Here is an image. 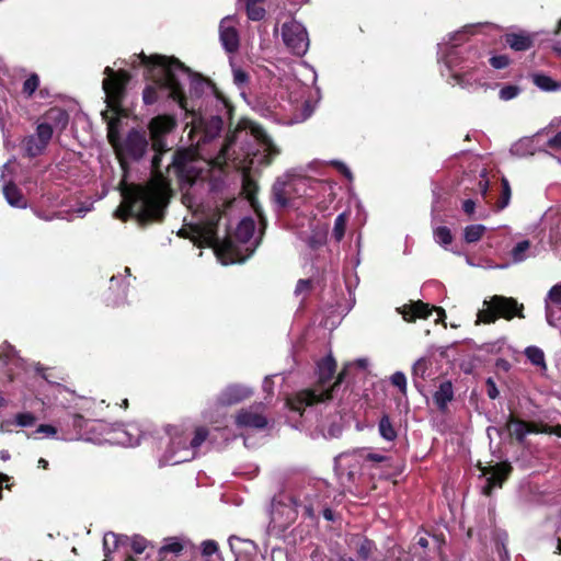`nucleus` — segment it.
I'll list each match as a JSON object with an SVG mask.
<instances>
[{"instance_id":"obj_1","label":"nucleus","mask_w":561,"mask_h":561,"mask_svg":"<svg viewBox=\"0 0 561 561\" xmlns=\"http://www.w3.org/2000/svg\"><path fill=\"white\" fill-rule=\"evenodd\" d=\"M153 69L162 85L170 89L173 101L178 103L181 110L185 111L186 117H191L187 126L191 125L192 130H203L205 137L210 139L222 131L225 125L222 116L205 118L201 108L190 105L187 95L182 93L179 83L180 77L187 75L190 71L184 62L180 59H171L168 64H157Z\"/></svg>"},{"instance_id":"obj_2","label":"nucleus","mask_w":561,"mask_h":561,"mask_svg":"<svg viewBox=\"0 0 561 561\" xmlns=\"http://www.w3.org/2000/svg\"><path fill=\"white\" fill-rule=\"evenodd\" d=\"M164 197L160 190L149 186H134L124 195V203L116 210L117 218L128 220L137 218L141 226L164 218Z\"/></svg>"},{"instance_id":"obj_3","label":"nucleus","mask_w":561,"mask_h":561,"mask_svg":"<svg viewBox=\"0 0 561 561\" xmlns=\"http://www.w3.org/2000/svg\"><path fill=\"white\" fill-rule=\"evenodd\" d=\"M104 75L103 91L105 93L106 106L115 116H123V104L131 77L126 70H115L108 66L105 67Z\"/></svg>"},{"instance_id":"obj_4","label":"nucleus","mask_w":561,"mask_h":561,"mask_svg":"<svg viewBox=\"0 0 561 561\" xmlns=\"http://www.w3.org/2000/svg\"><path fill=\"white\" fill-rule=\"evenodd\" d=\"M134 58L136 60L131 61V67L137 68L138 66H142L145 70H147V78L152 81L153 84H148L145 87L142 91V101L147 105H153L158 99H159V92L160 91H167L168 98L172 100L170 95V89L162 85L161 82H159V78L157 77V73L154 72V66L157 64H168L169 60H179L178 58L171 56H163V55H151L147 56L142 51L139 55H134Z\"/></svg>"},{"instance_id":"obj_5","label":"nucleus","mask_w":561,"mask_h":561,"mask_svg":"<svg viewBox=\"0 0 561 561\" xmlns=\"http://www.w3.org/2000/svg\"><path fill=\"white\" fill-rule=\"evenodd\" d=\"M485 308L478 311V321L485 324L495 322L497 319L512 321L515 317L524 319V305L517 302L515 298L507 296H491L490 300H484Z\"/></svg>"},{"instance_id":"obj_6","label":"nucleus","mask_w":561,"mask_h":561,"mask_svg":"<svg viewBox=\"0 0 561 561\" xmlns=\"http://www.w3.org/2000/svg\"><path fill=\"white\" fill-rule=\"evenodd\" d=\"M347 377V366L337 374V377L330 388L318 392L314 388H305L296 392L288 400V407L291 411H301L306 407H312L320 402H325L334 399V393Z\"/></svg>"},{"instance_id":"obj_7","label":"nucleus","mask_w":561,"mask_h":561,"mask_svg":"<svg viewBox=\"0 0 561 561\" xmlns=\"http://www.w3.org/2000/svg\"><path fill=\"white\" fill-rule=\"evenodd\" d=\"M185 80H190V96L192 100L202 98L205 93V90L209 89L211 90L217 101L221 102L222 105L225 106L228 118L230 119L232 117L233 106L231 105L230 101L226 98V95L221 91H219V89L213 81L205 79L201 73L192 72L190 68L187 75L180 77L179 83L181 90H183L182 82H184ZM182 93L185 94V91L183 90Z\"/></svg>"},{"instance_id":"obj_8","label":"nucleus","mask_w":561,"mask_h":561,"mask_svg":"<svg viewBox=\"0 0 561 561\" xmlns=\"http://www.w3.org/2000/svg\"><path fill=\"white\" fill-rule=\"evenodd\" d=\"M282 39L294 55L304 56L310 45L306 28L293 20L282 25Z\"/></svg>"},{"instance_id":"obj_9","label":"nucleus","mask_w":561,"mask_h":561,"mask_svg":"<svg viewBox=\"0 0 561 561\" xmlns=\"http://www.w3.org/2000/svg\"><path fill=\"white\" fill-rule=\"evenodd\" d=\"M178 126L176 117L173 115L153 116L148 125L152 150H162L167 147L165 137Z\"/></svg>"},{"instance_id":"obj_10","label":"nucleus","mask_w":561,"mask_h":561,"mask_svg":"<svg viewBox=\"0 0 561 561\" xmlns=\"http://www.w3.org/2000/svg\"><path fill=\"white\" fill-rule=\"evenodd\" d=\"M53 139L50 124H38L33 135L26 136L21 141V148L28 158L41 156Z\"/></svg>"},{"instance_id":"obj_11","label":"nucleus","mask_w":561,"mask_h":561,"mask_svg":"<svg viewBox=\"0 0 561 561\" xmlns=\"http://www.w3.org/2000/svg\"><path fill=\"white\" fill-rule=\"evenodd\" d=\"M478 468L484 477H488L486 484L482 491L485 496H491L494 489H501L513 471L511 463L504 461L489 467L479 465Z\"/></svg>"},{"instance_id":"obj_12","label":"nucleus","mask_w":561,"mask_h":561,"mask_svg":"<svg viewBox=\"0 0 561 561\" xmlns=\"http://www.w3.org/2000/svg\"><path fill=\"white\" fill-rule=\"evenodd\" d=\"M149 140L144 130L131 128L123 145V151L134 161H139L148 151Z\"/></svg>"},{"instance_id":"obj_13","label":"nucleus","mask_w":561,"mask_h":561,"mask_svg":"<svg viewBox=\"0 0 561 561\" xmlns=\"http://www.w3.org/2000/svg\"><path fill=\"white\" fill-rule=\"evenodd\" d=\"M219 39L228 53H236L240 47L239 32L232 25V18L229 15L219 23Z\"/></svg>"},{"instance_id":"obj_14","label":"nucleus","mask_w":561,"mask_h":561,"mask_svg":"<svg viewBox=\"0 0 561 561\" xmlns=\"http://www.w3.org/2000/svg\"><path fill=\"white\" fill-rule=\"evenodd\" d=\"M214 240L216 242V254L222 263L236 264L243 262L244 259L241 256V252L234 240L229 238H226L224 241H219L217 238H214Z\"/></svg>"},{"instance_id":"obj_15","label":"nucleus","mask_w":561,"mask_h":561,"mask_svg":"<svg viewBox=\"0 0 561 561\" xmlns=\"http://www.w3.org/2000/svg\"><path fill=\"white\" fill-rule=\"evenodd\" d=\"M435 306H430L428 304L416 300L411 301L408 305H404L402 308L398 309L401 313L403 320L408 322H414L417 319L426 320L430 316L433 314Z\"/></svg>"},{"instance_id":"obj_16","label":"nucleus","mask_w":561,"mask_h":561,"mask_svg":"<svg viewBox=\"0 0 561 561\" xmlns=\"http://www.w3.org/2000/svg\"><path fill=\"white\" fill-rule=\"evenodd\" d=\"M171 169L174 170V173H176L182 182L188 183L190 185L194 184L195 174L193 173V167L185 151H175L173 162H171Z\"/></svg>"},{"instance_id":"obj_17","label":"nucleus","mask_w":561,"mask_h":561,"mask_svg":"<svg viewBox=\"0 0 561 561\" xmlns=\"http://www.w3.org/2000/svg\"><path fill=\"white\" fill-rule=\"evenodd\" d=\"M297 193V184L294 181H276L272 188L273 201L283 208L290 205V199Z\"/></svg>"},{"instance_id":"obj_18","label":"nucleus","mask_w":561,"mask_h":561,"mask_svg":"<svg viewBox=\"0 0 561 561\" xmlns=\"http://www.w3.org/2000/svg\"><path fill=\"white\" fill-rule=\"evenodd\" d=\"M347 543L350 548L355 550L357 558L362 561L370 560L376 550L374 540L364 535H351Z\"/></svg>"},{"instance_id":"obj_19","label":"nucleus","mask_w":561,"mask_h":561,"mask_svg":"<svg viewBox=\"0 0 561 561\" xmlns=\"http://www.w3.org/2000/svg\"><path fill=\"white\" fill-rule=\"evenodd\" d=\"M337 368L336 360L333 355L328 354L317 363V386L324 388L325 385L335 376Z\"/></svg>"},{"instance_id":"obj_20","label":"nucleus","mask_w":561,"mask_h":561,"mask_svg":"<svg viewBox=\"0 0 561 561\" xmlns=\"http://www.w3.org/2000/svg\"><path fill=\"white\" fill-rule=\"evenodd\" d=\"M250 394L249 389L240 386H229L218 396L217 402L221 407H230L240 403L242 400L249 398Z\"/></svg>"},{"instance_id":"obj_21","label":"nucleus","mask_w":561,"mask_h":561,"mask_svg":"<svg viewBox=\"0 0 561 561\" xmlns=\"http://www.w3.org/2000/svg\"><path fill=\"white\" fill-rule=\"evenodd\" d=\"M236 423L239 427L263 430L267 425V420L261 413L251 410H240L236 417Z\"/></svg>"},{"instance_id":"obj_22","label":"nucleus","mask_w":561,"mask_h":561,"mask_svg":"<svg viewBox=\"0 0 561 561\" xmlns=\"http://www.w3.org/2000/svg\"><path fill=\"white\" fill-rule=\"evenodd\" d=\"M433 400L438 411L446 412L448 403L454 400V388L450 380L442 381L434 392Z\"/></svg>"},{"instance_id":"obj_23","label":"nucleus","mask_w":561,"mask_h":561,"mask_svg":"<svg viewBox=\"0 0 561 561\" xmlns=\"http://www.w3.org/2000/svg\"><path fill=\"white\" fill-rule=\"evenodd\" d=\"M45 122L41 124H50L53 128L59 130L66 129L69 123V115L62 107L54 106L44 114Z\"/></svg>"},{"instance_id":"obj_24","label":"nucleus","mask_w":561,"mask_h":561,"mask_svg":"<svg viewBox=\"0 0 561 561\" xmlns=\"http://www.w3.org/2000/svg\"><path fill=\"white\" fill-rule=\"evenodd\" d=\"M533 36L524 33H510L504 35V44L516 51H525L534 47Z\"/></svg>"},{"instance_id":"obj_25","label":"nucleus","mask_w":561,"mask_h":561,"mask_svg":"<svg viewBox=\"0 0 561 561\" xmlns=\"http://www.w3.org/2000/svg\"><path fill=\"white\" fill-rule=\"evenodd\" d=\"M431 366V363L427 358L422 357L419 358L412 366V378L413 383L416 389L423 388V382L428 377L427 371Z\"/></svg>"},{"instance_id":"obj_26","label":"nucleus","mask_w":561,"mask_h":561,"mask_svg":"<svg viewBox=\"0 0 561 561\" xmlns=\"http://www.w3.org/2000/svg\"><path fill=\"white\" fill-rule=\"evenodd\" d=\"M3 195L9 205L12 207H21L24 208L27 206V201L24 195H22L20 188L14 183H8L3 187Z\"/></svg>"},{"instance_id":"obj_27","label":"nucleus","mask_w":561,"mask_h":561,"mask_svg":"<svg viewBox=\"0 0 561 561\" xmlns=\"http://www.w3.org/2000/svg\"><path fill=\"white\" fill-rule=\"evenodd\" d=\"M506 427L511 437L515 438L519 444L524 443L527 435V421H523L511 414Z\"/></svg>"},{"instance_id":"obj_28","label":"nucleus","mask_w":561,"mask_h":561,"mask_svg":"<svg viewBox=\"0 0 561 561\" xmlns=\"http://www.w3.org/2000/svg\"><path fill=\"white\" fill-rule=\"evenodd\" d=\"M255 231V222L251 217H244L240 220L234 232L238 242L248 243Z\"/></svg>"},{"instance_id":"obj_29","label":"nucleus","mask_w":561,"mask_h":561,"mask_svg":"<svg viewBox=\"0 0 561 561\" xmlns=\"http://www.w3.org/2000/svg\"><path fill=\"white\" fill-rule=\"evenodd\" d=\"M240 2L244 5L245 15L251 21H261L264 19L266 12L263 7L265 0H240Z\"/></svg>"},{"instance_id":"obj_30","label":"nucleus","mask_w":561,"mask_h":561,"mask_svg":"<svg viewBox=\"0 0 561 561\" xmlns=\"http://www.w3.org/2000/svg\"><path fill=\"white\" fill-rule=\"evenodd\" d=\"M534 84L545 92H553L561 90V82L554 81L551 77L543 72H536L533 75Z\"/></svg>"},{"instance_id":"obj_31","label":"nucleus","mask_w":561,"mask_h":561,"mask_svg":"<svg viewBox=\"0 0 561 561\" xmlns=\"http://www.w3.org/2000/svg\"><path fill=\"white\" fill-rule=\"evenodd\" d=\"M378 432L380 436L388 442L396 440V438L398 437V432L396 431V427L392 425L389 415L386 413L381 415L378 421Z\"/></svg>"},{"instance_id":"obj_32","label":"nucleus","mask_w":561,"mask_h":561,"mask_svg":"<svg viewBox=\"0 0 561 561\" xmlns=\"http://www.w3.org/2000/svg\"><path fill=\"white\" fill-rule=\"evenodd\" d=\"M102 117L107 123V139L108 142L113 145V147H117L118 145V131H117V124H118V117L108 116L107 111H104L102 113Z\"/></svg>"},{"instance_id":"obj_33","label":"nucleus","mask_w":561,"mask_h":561,"mask_svg":"<svg viewBox=\"0 0 561 561\" xmlns=\"http://www.w3.org/2000/svg\"><path fill=\"white\" fill-rule=\"evenodd\" d=\"M525 355L529 363L547 369L546 355L539 347L535 345L526 347Z\"/></svg>"},{"instance_id":"obj_34","label":"nucleus","mask_w":561,"mask_h":561,"mask_svg":"<svg viewBox=\"0 0 561 561\" xmlns=\"http://www.w3.org/2000/svg\"><path fill=\"white\" fill-rule=\"evenodd\" d=\"M87 419L79 413L69 414L64 421L67 427L72 428V435L80 436L83 427L87 425Z\"/></svg>"},{"instance_id":"obj_35","label":"nucleus","mask_w":561,"mask_h":561,"mask_svg":"<svg viewBox=\"0 0 561 561\" xmlns=\"http://www.w3.org/2000/svg\"><path fill=\"white\" fill-rule=\"evenodd\" d=\"M39 85H41V79H39V76L35 72H32L27 79L25 80L24 83H22V90H21V93L22 95H24L26 99H31L34 93L36 92V90L39 89Z\"/></svg>"},{"instance_id":"obj_36","label":"nucleus","mask_w":561,"mask_h":561,"mask_svg":"<svg viewBox=\"0 0 561 561\" xmlns=\"http://www.w3.org/2000/svg\"><path fill=\"white\" fill-rule=\"evenodd\" d=\"M486 228L483 225L467 226L463 230V239L467 243H473L483 238Z\"/></svg>"},{"instance_id":"obj_37","label":"nucleus","mask_w":561,"mask_h":561,"mask_svg":"<svg viewBox=\"0 0 561 561\" xmlns=\"http://www.w3.org/2000/svg\"><path fill=\"white\" fill-rule=\"evenodd\" d=\"M501 186H502V192H501L500 198L496 203V207L499 210H502L504 207H507L510 205V201H511V196H512L511 184L507 179L502 178Z\"/></svg>"},{"instance_id":"obj_38","label":"nucleus","mask_w":561,"mask_h":561,"mask_svg":"<svg viewBox=\"0 0 561 561\" xmlns=\"http://www.w3.org/2000/svg\"><path fill=\"white\" fill-rule=\"evenodd\" d=\"M530 242L527 240L519 241L515 244L511 251V256L514 263H520L525 261L526 253L529 250Z\"/></svg>"},{"instance_id":"obj_39","label":"nucleus","mask_w":561,"mask_h":561,"mask_svg":"<svg viewBox=\"0 0 561 561\" xmlns=\"http://www.w3.org/2000/svg\"><path fill=\"white\" fill-rule=\"evenodd\" d=\"M435 241L443 247L449 245L453 242V234L448 227L439 226L434 230Z\"/></svg>"},{"instance_id":"obj_40","label":"nucleus","mask_w":561,"mask_h":561,"mask_svg":"<svg viewBox=\"0 0 561 561\" xmlns=\"http://www.w3.org/2000/svg\"><path fill=\"white\" fill-rule=\"evenodd\" d=\"M168 151H169L168 147L163 148L160 151L153 150L154 154H153L152 161H151V172L157 178L163 176V172L161 169L162 156L165 154Z\"/></svg>"},{"instance_id":"obj_41","label":"nucleus","mask_w":561,"mask_h":561,"mask_svg":"<svg viewBox=\"0 0 561 561\" xmlns=\"http://www.w3.org/2000/svg\"><path fill=\"white\" fill-rule=\"evenodd\" d=\"M346 226H347V215L340 214L337 216V218H335L334 229H333V237L336 242H340L343 239Z\"/></svg>"},{"instance_id":"obj_42","label":"nucleus","mask_w":561,"mask_h":561,"mask_svg":"<svg viewBox=\"0 0 561 561\" xmlns=\"http://www.w3.org/2000/svg\"><path fill=\"white\" fill-rule=\"evenodd\" d=\"M289 500H290L293 506L296 507L297 510L299 507H302L304 515L307 518H314L316 517L312 504L304 503L302 500L299 496H296V495L290 496Z\"/></svg>"},{"instance_id":"obj_43","label":"nucleus","mask_w":561,"mask_h":561,"mask_svg":"<svg viewBox=\"0 0 561 561\" xmlns=\"http://www.w3.org/2000/svg\"><path fill=\"white\" fill-rule=\"evenodd\" d=\"M14 422L20 427H30L35 424L36 417L32 412H20L15 415Z\"/></svg>"},{"instance_id":"obj_44","label":"nucleus","mask_w":561,"mask_h":561,"mask_svg":"<svg viewBox=\"0 0 561 561\" xmlns=\"http://www.w3.org/2000/svg\"><path fill=\"white\" fill-rule=\"evenodd\" d=\"M214 554L219 557L218 543L213 539H207L202 542V557L211 558Z\"/></svg>"},{"instance_id":"obj_45","label":"nucleus","mask_w":561,"mask_h":561,"mask_svg":"<svg viewBox=\"0 0 561 561\" xmlns=\"http://www.w3.org/2000/svg\"><path fill=\"white\" fill-rule=\"evenodd\" d=\"M520 91L519 87L507 84L501 88L499 95L502 101H510L520 94Z\"/></svg>"},{"instance_id":"obj_46","label":"nucleus","mask_w":561,"mask_h":561,"mask_svg":"<svg viewBox=\"0 0 561 561\" xmlns=\"http://www.w3.org/2000/svg\"><path fill=\"white\" fill-rule=\"evenodd\" d=\"M183 549V546L180 541L174 540L170 543H167L165 546L158 549V557L161 559L165 558L167 553H180Z\"/></svg>"},{"instance_id":"obj_47","label":"nucleus","mask_w":561,"mask_h":561,"mask_svg":"<svg viewBox=\"0 0 561 561\" xmlns=\"http://www.w3.org/2000/svg\"><path fill=\"white\" fill-rule=\"evenodd\" d=\"M148 547V540L141 535H134L130 539V548L134 553L141 554Z\"/></svg>"},{"instance_id":"obj_48","label":"nucleus","mask_w":561,"mask_h":561,"mask_svg":"<svg viewBox=\"0 0 561 561\" xmlns=\"http://www.w3.org/2000/svg\"><path fill=\"white\" fill-rule=\"evenodd\" d=\"M208 431L204 426L195 428L194 436L190 443L193 449L198 448L207 438Z\"/></svg>"},{"instance_id":"obj_49","label":"nucleus","mask_w":561,"mask_h":561,"mask_svg":"<svg viewBox=\"0 0 561 561\" xmlns=\"http://www.w3.org/2000/svg\"><path fill=\"white\" fill-rule=\"evenodd\" d=\"M489 62L493 69L501 70L510 66L511 59L507 55H496L492 56Z\"/></svg>"},{"instance_id":"obj_50","label":"nucleus","mask_w":561,"mask_h":561,"mask_svg":"<svg viewBox=\"0 0 561 561\" xmlns=\"http://www.w3.org/2000/svg\"><path fill=\"white\" fill-rule=\"evenodd\" d=\"M391 385L399 388L400 392L402 394H405L407 392V380L405 376L401 371H397L390 377Z\"/></svg>"},{"instance_id":"obj_51","label":"nucleus","mask_w":561,"mask_h":561,"mask_svg":"<svg viewBox=\"0 0 561 561\" xmlns=\"http://www.w3.org/2000/svg\"><path fill=\"white\" fill-rule=\"evenodd\" d=\"M232 80H234L237 85L242 87L249 83L250 76L243 69L234 68L232 69Z\"/></svg>"},{"instance_id":"obj_52","label":"nucleus","mask_w":561,"mask_h":561,"mask_svg":"<svg viewBox=\"0 0 561 561\" xmlns=\"http://www.w3.org/2000/svg\"><path fill=\"white\" fill-rule=\"evenodd\" d=\"M548 299L552 305L561 307V283L551 286L548 291Z\"/></svg>"},{"instance_id":"obj_53","label":"nucleus","mask_w":561,"mask_h":561,"mask_svg":"<svg viewBox=\"0 0 561 561\" xmlns=\"http://www.w3.org/2000/svg\"><path fill=\"white\" fill-rule=\"evenodd\" d=\"M485 388H486V394L490 400H496L500 396L499 388L496 386V382L493 380L492 377H488L485 381Z\"/></svg>"},{"instance_id":"obj_54","label":"nucleus","mask_w":561,"mask_h":561,"mask_svg":"<svg viewBox=\"0 0 561 561\" xmlns=\"http://www.w3.org/2000/svg\"><path fill=\"white\" fill-rule=\"evenodd\" d=\"M34 434H45L46 436H55L57 428L51 424H41L30 437L35 438Z\"/></svg>"},{"instance_id":"obj_55","label":"nucleus","mask_w":561,"mask_h":561,"mask_svg":"<svg viewBox=\"0 0 561 561\" xmlns=\"http://www.w3.org/2000/svg\"><path fill=\"white\" fill-rule=\"evenodd\" d=\"M547 423H537L534 421H527V434L528 433H546L548 432Z\"/></svg>"},{"instance_id":"obj_56","label":"nucleus","mask_w":561,"mask_h":561,"mask_svg":"<svg viewBox=\"0 0 561 561\" xmlns=\"http://www.w3.org/2000/svg\"><path fill=\"white\" fill-rule=\"evenodd\" d=\"M12 480L11 477L0 472V501L3 500V494L2 492L4 490H12L13 488V483L10 482Z\"/></svg>"},{"instance_id":"obj_57","label":"nucleus","mask_w":561,"mask_h":561,"mask_svg":"<svg viewBox=\"0 0 561 561\" xmlns=\"http://www.w3.org/2000/svg\"><path fill=\"white\" fill-rule=\"evenodd\" d=\"M111 536L113 537L114 539V542H115V546H117V541H118V537L116 534H110V535H105L104 537V541H103V546H104V550H105V557H104V560L103 561H111V558H110V550L107 548V537ZM125 561H137L136 559H134V557H127Z\"/></svg>"},{"instance_id":"obj_58","label":"nucleus","mask_w":561,"mask_h":561,"mask_svg":"<svg viewBox=\"0 0 561 561\" xmlns=\"http://www.w3.org/2000/svg\"><path fill=\"white\" fill-rule=\"evenodd\" d=\"M547 146L551 150L561 151V130L557 135L548 139Z\"/></svg>"},{"instance_id":"obj_59","label":"nucleus","mask_w":561,"mask_h":561,"mask_svg":"<svg viewBox=\"0 0 561 561\" xmlns=\"http://www.w3.org/2000/svg\"><path fill=\"white\" fill-rule=\"evenodd\" d=\"M360 457L363 459H365L366 461H371V462H377V463L385 462L388 460L387 456H381V455L374 454V453H368L365 456L360 455Z\"/></svg>"},{"instance_id":"obj_60","label":"nucleus","mask_w":561,"mask_h":561,"mask_svg":"<svg viewBox=\"0 0 561 561\" xmlns=\"http://www.w3.org/2000/svg\"><path fill=\"white\" fill-rule=\"evenodd\" d=\"M312 287L311 280L309 279H299L296 286V294L299 295L304 291L310 290Z\"/></svg>"},{"instance_id":"obj_61","label":"nucleus","mask_w":561,"mask_h":561,"mask_svg":"<svg viewBox=\"0 0 561 561\" xmlns=\"http://www.w3.org/2000/svg\"><path fill=\"white\" fill-rule=\"evenodd\" d=\"M476 203L473 199H465L462 203V210L466 215L472 216L474 214Z\"/></svg>"},{"instance_id":"obj_62","label":"nucleus","mask_w":561,"mask_h":561,"mask_svg":"<svg viewBox=\"0 0 561 561\" xmlns=\"http://www.w3.org/2000/svg\"><path fill=\"white\" fill-rule=\"evenodd\" d=\"M478 187H479L480 194H482V196L485 197L488 195V191H489V180L486 179L485 173L483 174V179L479 181Z\"/></svg>"},{"instance_id":"obj_63","label":"nucleus","mask_w":561,"mask_h":561,"mask_svg":"<svg viewBox=\"0 0 561 561\" xmlns=\"http://www.w3.org/2000/svg\"><path fill=\"white\" fill-rule=\"evenodd\" d=\"M547 428H548V432H546V434H553L558 437H561V425H554V426H551V425H547Z\"/></svg>"},{"instance_id":"obj_64","label":"nucleus","mask_w":561,"mask_h":561,"mask_svg":"<svg viewBox=\"0 0 561 561\" xmlns=\"http://www.w3.org/2000/svg\"><path fill=\"white\" fill-rule=\"evenodd\" d=\"M323 517L328 520V522H334L335 520V515H334V511L327 507L323 510Z\"/></svg>"}]
</instances>
